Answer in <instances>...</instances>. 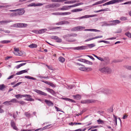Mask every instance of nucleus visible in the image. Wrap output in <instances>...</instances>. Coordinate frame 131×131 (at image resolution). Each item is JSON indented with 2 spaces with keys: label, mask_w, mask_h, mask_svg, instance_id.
Masks as SVG:
<instances>
[{
  "label": "nucleus",
  "mask_w": 131,
  "mask_h": 131,
  "mask_svg": "<svg viewBox=\"0 0 131 131\" xmlns=\"http://www.w3.org/2000/svg\"><path fill=\"white\" fill-rule=\"evenodd\" d=\"M83 3H80L71 5H65L63 6L62 8H60V9L62 10H68L70 8L75 7L81 5H83Z\"/></svg>",
  "instance_id": "f257e3e1"
},
{
  "label": "nucleus",
  "mask_w": 131,
  "mask_h": 131,
  "mask_svg": "<svg viewBox=\"0 0 131 131\" xmlns=\"http://www.w3.org/2000/svg\"><path fill=\"white\" fill-rule=\"evenodd\" d=\"M99 70L103 73H107L108 74L112 72V70L108 67H104L100 69Z\"/></svg>",
  "instance_id": "f03ea898"
},
{
  "label": "nucleus",
  "mask_w": 131,
  "mask_h": 131,
  "mask_svg": "<svg viewBox=\"0 0 131 131\" xmlns=\"http://www.w3.org/2000/svg\"><path fill=\"white\" fill-rule=\"evenodd\" d=\"M95 100L92 99H87L82 100L81 103L82 104H89L94 103L95 102Z\"/></svg>",
  "instance_id": "7ed1b4c3"
},
{
  "label": "nucleus",
  "mask_w": 131,
  "mask_h": 131,
  "mask_svg": "<svg viewBox=\"0 0 131 131\" xmlns=\"http://www.w3.org/2000/svg\"><path fill=\"white\" fill-rule=\"evenodd\" d=\"M96 16V15H85L80 17L77 18H73V19H82L83 18H89L90 17H94Z\"/></svg>",
  "instance_id": "20e7f679"
},
{
  "label": "nucleus",
  "mask_w": 131,
  "mask_h": 131,
  "mask_svg": "<svg viewBox=\"0 0 131 131\" xmlns=\"http://www.w3.org/2000/svg\"><path fill=\"white\" fill-rule=\"evenodd\" d=\"M22 96L23 97H27V98L25 99L26 100L28 101H34V99L31 98V96L30 95L24 94Z\"/></svg>",
  "instance_id": "39448f33"
},
{
  "label": "nucleus",
  "mask_w": 131,
  "mask_h": 131,
  "mask_svg": "<svg viewBox=\"0 0 131 131\" xmlns=\"http://www.w3.org/2000/svg\"><path fill=\"white\" fill-rule=\"evenodd\" d=\"M113 92V91L112 90L108 89H105L104 91V93L107 95H110L112 94Z\"/></svg>",
  "instance_id": "423d86ee"
},
{
  "label": "nucleus",
  "mask_w": 131,
  "mask_h": 131,
  "mask_svg": "<svg viewBox=\"0 0 131 131\" xmlns=\"http://www.w3.org/2000/svg\"><path fill=\"white\" fill-rule=\"evenodd\" d=\"M34 91L39 94L44 96H46L47 95V94L46 93L41 90H35Z\"/></svg>",
  "instance_id": "0eeeda50"
},
{
  "label": "nucleus",
  "mask_w": 131,
  "mask_h": 131,
  "mask_svg": "<svg viewBox=\"0 0 131 131\" xmlns=\"http://www.w3.org/2000/svg\"><path fill=\"white\" fill-rule=\"evenodd\" d=\"M86 46H81L74 47L73 48V49L74 50H84L86 49Z\"/></svg>",
  "instance_id": "6e6552de"
},
{
  "label": "nucleus",
  "mask_w": 131,
  "mask_h": 131,
  "mask_svg": "<svg viewBox=\"0 0 131 131\" xmlns=\"http://www.w3.org/2000/svg\"><path fill=\"white\" fill-rule=\"evenodd\" d=\"M69 24V22L68 21L63 20L61 21L56 24L58 25H62L64 24Z\"/></svg>",
  "instance_id": "1a4fd4ad"
},
{
  "label": "nucleus",
  "mask_w": 131,
  "mask_h": 131,
  "mask_svg": "<svg viewBox=\"0 0 131 131\" xmlns=\"http://www.w3.org/2000/svg\"><path fill=\"white\" fill-rule=\"evenodd\" d=\"M17 12L16 13L17 14V15H21L23 14L25 12V10L22 9H17Z\"/></svg>",
  "instance_id": "9d476101"
},
{
  "label": "nucleus",
  "mask_w": 131,
  "mask_h": 131,
  "mask_svg": "<svg viewBox=\"0 0 131 131\" xmlns=\"http://www.w3.org/2000/svg\"><path fill=\"white\" fill-rule=\"evenodd\" d=\"M45 102L48 106H53V103L50 100L46 99Z\"/></svg>",
  "instance_id": "9b49d317"
},
{
  "label": "nucleus",
  "mask_w": 131,
  "mask_h": 131,
  "mask_svg": "<svg viewBox=\"0 0 131 131\" xmlns=\"http://www.w3.org/2000/svg\"><path fill=\"white\" fill-rule=\"evenodd\" d=\"M51 8H57L59 7L60 6V4L58 3L51 4Z\"/></svg>",
  "instance_id": "f8f14e48"
},
{
  "label": "nucleus",
  "mask_w": 131,
  "mask_h": 131,
  "mask_svg": "<svg viewBox=\"0 0 131 131\" xmlns=\"http://www.w3.org/2000/svg\"><path fill=\"white\" fill-rule=\"evenodd\" d=\"M10 124L13 128L16 130L17 129V127L15 126V124L13 120H11L10 121Z\"/></svg>",
  "instance_id": "ddd939ff"
},
{
  "label": "nucleus",
  "mask_w": 131,
  "mask_h": 131,
  "mask_svg": "<svg viewBox=\"0 0 131 131\" xmlns=\"http://www.w3.org/2000/svg\"><path fill=\"white\" fill-rule=\"evenodd\" d=\"M79 69L81 71H86L88 70V69H89L90 70H91L92 69L90 68H88L86 67H82L79 68Z\"/></svg>",
  "instance_id": "4468645a"
},
{
  "label": "nucleus",
  "mask_w": 131,
  "mask_h": 131,
  "mask_svg": "<svg viewBox=\"0 0 131 131\" xmlns=\"http://www.w3.org/2000/svg\"><path fill=\"white\" fill-rule=\"evenodd\" d=\"M46 90L48 92H50L53 95H54L55 94V93L54 91L53 90L51 89L48 88H47L46 89Z\"/></svg>",
  "instance_id": "2eb2a0df"
},
{
  "label": "nucleus",
  "mask_w": 131,
  "mask_h": 131,
  "mask_svg": "<svg viewBox=\"0 0 131 131\" xmlns=\"http://www.w3.org/2000/svg\"><path fill=\"white\" fill-rule=\"evenodd\" d=\"M109 22H111L113 23L114 24V25H116L117 24H118L120 23H121V21L118 20H111Z\"/></svg>",
  "instance_id": "dca6fc26"
},
{
  "label": "nucleus",
  "mask_w": 131,
  "mask_h": 131,
  "mask_svg": "<svg viewBox=\"0 0 131 131\" xmlns=\"http://www.w3.org/2000/svg\"><path fill=\"white\" fill-rule=\"evenodd\" d=\"M13 21L11 20H4L0 21V23L1 24H6L10 22H12Z\"/></svg>",
  "instance_id": "f3484780"
},
{
  "label": "nucleus",
  "mask_w": 131,
  "mask_h": 131,
  "mask_svg": "<svg viewBox=\"0 0 131 131\" xmlns=\"http://www.w3.org/2000/svg\"><path fill=\"white\" fill-rule=\"evenodd\" d=\"M78 1L76 0H73L71 1H68L64 3L65 4H73L78 2Z\"/></svg>",
  "instance_id": "a211bd4d"
},
{
  "label": "nucleus",
  "mask_w": 131,
  "mask_h": 131,
  "mask_svg": "<svg viewBox=\"0 0 131 131\" xmlns=\"http://www.w3.org/2000/svg\"><path fill=\"white\" fill-rule=\"evenodd\" d=\"M113 4V2L112 0L110 1L109 2H106V3L103 4L102 5H101L100 6H106V5H110V4Z\"/></svg>",
  "instance_id": "6ab92c4d"
},
{
  "label": "nucleus",
  "mask_w": 131,
  "mask_h": 131,
  "mask_svg": "<svg viewBox=\"0 0 131 131\" xmlns=\"http://www.w3.org/2000/svg\"><path fill=\"white\" fill-rule=\"evenodd\" d=\"M85 31H94L96 32H100V30H97L96 29H85L84 30Z\"/></svg>",
  "instance_id": "aec40b11"
},
{
  "label": "nucleus",
  "mask_w": 131,
  "mask_h": 131,
  "mask_svg": "<svg viewBox=\"0 0 131 131\" xmlns=\"http://www.w3.org/2000/svg\"><path fill=\"white\" fill-rule=\"evenodd\" d=\"M71 14V13L70 12H60V15H69Z\"/></svg>",
  "instance_id": "412c9836"
},
{
  "label": "nucleus",
  "mask_w": 131,
  "mask_h": 131,
  "mask_svg": "<svg viewBox=\"0 0 131 131\" xmlns=\"http://www.w3.org/2000/svg\"><path fill=\"white\" fill-rule=\"evenodd\" d=\"M82 9L81 8H78L72 10L71 11L72 12H75L82 11Z\"/></svg>",
  "instance_id": "4be33fe9"
},
{
  "label": "nucleus",
  "mask_w": 131,
  "mask_h": 131,
  "mask_svg": "<svg viewBox=\"0 0 131 131\" xmlns=\"http://www.w3.org/2000/svg\"><path fill=\"white\" fill-rule=\"evenodd\" d=\"M73 97L74 99L77 100L80 99L81 97V95L79 94L76 95H73Z\"/></svg>",
  "instance_id": "5701e85b"
},
{
  "label": "nucleus",
  "mask_w": 131,
  "mask_h": 131,
  "mask_svg": "<svg viewBox=\"0 0 131 131\" xmlns=\"http://www.w3.org/2000/svg\"><path fill=\"white\" fill-rule=\"evenodd\" d=\"M47 30V29L46 28L41 29L39 30V34H41L44 33Z\"/></svg>",
  "instance_id": "b1692460"
},
{
  "label": "nucleus",
  "mask_w": 131,
  "mask_h": 131,
  "mask_svg": "<svg viewBox=\"0 0 131 131\" xmlns=\"http://www.w3.org/2000/svg\"><path fill=\"white\" fill-rule=\"evenodd\" d=\"M30 48H35L37 47V45L36 44L33 43L29 45L28 46Z\"/></svg>",
  "instance_id": "393cba45"
},
{
  "label": "nucleus",
  "mask_w": 131,
  "mask_h": 131,
  "mask_svg": "<svg viewBox=\"0 0 131 131\" xmlns=\"http://www.w3.org/2000/svg\"><path fill=\"white\" fill-rule=\"evenodd\" d=\"M77 35L76 34H68L66 35V36L67 37H76L77 36Z\"/></svg>",
  "instance_id": "a878e982"
},
{
  "label": "nucleus",
  "mask_w": 131,
  "mask_h": 131,
  "mask_svg": "<svg viewBox=\"0 0 131 131\" xmlns=\"http://www.w3.org/2000/svg\"><path fill=\"white\" fill-rule=\"evenodd\" d=\"M58 60L60 62L63 63L65 60V59L63 57H60L59 58Z\"/></svg>",
  "instance_id": "bb28decb"
},
{
  "label": "nucleus",
  "mask_w": 131,
  "mask_h": 131,
  "mask_svg": "<svg viewBox=\"0 0 131 131\" xmlns=\"http://www.w3.org/2000/svg\"><path fill=\"white\" fill-rule=\"evenodd\" d=\"M82 124L83 125V123H72V122H71V123H69V125H82Z\"/></svg>",
  "instance_id": "cd10ccee"
},
{
  "label": "nucleus",
  "mask_w": 131,
  "mask_h": 131,
  "mask_svg": "<svg viewBox=\"0 0 131 131\" xmlns=\"http://www.w3.org/2000/svg\"><path fill=\"white\" fill-rule=\"evenodd\" d=\"M0 42L3 44L8 43L10 42V40H3L1 41Z\"/></svg>",
  "instance_id": "c85d7f7f"
},
{
  "label": "nucleus",
  "mask_w": 131,
  "mask_h": 131,
  "mask_svg": "<svg viewBox=\"0 0 131 131\" xmlns=\"http://www.w3.org/2000/svg\"><path fill=\"white\" fill-rule=\"evenodd\" d=\"M88 47L89 48H92L95 46V45L94 44L92 43L91 44H88L87 45Z\"/></svg>",
  "instance_id": "c756f323"
},
{
  "label": "nucleus",
  "mask_w": 131,
  "mask_h": 131,
  "mask_svg": "<svg viewBox=\"0 0 131 131\" xmlns=\"http://www.w3.org/2000/svg\"><path fill=\"white\" fill-rule=\"evenodd\" d=\"M25 78H26L29 79H32L34 80H36V79L32 77H31L30 76H25Z\"/></svg>",
  "instance_id": "7c9ffc66"
},
{
  "label": "nucleus",
  "mask_w": 131,
  "mask_h": 131,
  "mask_svg": "<svg viewBox=\"0 0 131 131\" xmlns=\"http://www.w3.org/2000/svg\"><path fill=\"white\" fill-rule=\"evenodd\" d=\"M26 64V63H24L21 64L19 65H17L16 67V68L17 69H18L21 66L25 65Z\"/></svg>",
  "instance_id": "2f4dec72"
},
{
  "label": "nucleus",
  "mask_w": 131,
  "mask_h": 131,
  "mask_svg": "<svg viewBox=\"0 0 131 131\" xmlns=\"http://www.w3.org/2000/svg\"><path fill=\"white\" fill-rule=\"evenodd\" d=\"M3 104L7 106H8L11 104L10 103V101H6L4 102L3 103Z\"/></svg>",
  "instance_id": "473e14b6"
},
{
  "label": "nucleus",
  "mask_w": 131,
  "mask_h": 131,
  "mask_svg": "<svg viewBox=\"0 0 131 131\" xmlns=\"http://www.w3.org/2000/svg\"><path fill=\"white\" fill-rule=\"evenodd\" d=\"M6 88L4 84L0 85V90H2Z\"/></svg>",
  "instance_id": "72a5a7b5"
},
{
  "label": "nucleus",
  "mask_w": 131,
  "mask_h": 131,
  "mask_svg": "<svg viewBox=\"0 0 131 131\" xmlns=\"http://www.w3.org/2000/svg\"><path fill=\"white\" fill-rule=\"evenodd\" d=\"M125 35L128 37L131 38V33H130L129 32H126Z\"/></svg>",
  "instance_id": "f704fd0d"
},
{
  "label": "nucleus",
  "mask_w": 131,
  "mask_h": 131,
  "mask_svg": "<svg viewBox=\"0 0 131 131\" xmlns=\"http://www.w3.org/2000/svg\"><path fill=\"white\" fill-rule=\"evenodd\" d=\"M97 121L99 124H102L104 123V121L100 119L97 120Z\"/></svg>",
  "instance_id": "c9c22d12"
},
{
  "label": "nucleus",
  "mask_w": 131,
  "mask_h": 131,
  "mask_svg": "<svg viewBox=\"0 0 131 131\" xmlns=\"http://www.w3.org/2000/svg\"><path fill=\"white\" fill-rule=\"evenodd\" d=\"M123 61V60H119V59H117V60H113L112 62L114 63H116L118 62H121Z\"/></svg>",
  "instance_id": "e433bc0d"
},
{
  "label": "nucleus",
  "mask_w": 131,
  "mask_h": 131,
  "mask_svg": "<svg viewBox=\"0 0 131 131\" xmlns=\"http://www.w3.org/2000/svg\"><path fill=\"white\" fill-rule=\"evenodd\" d=\"M17 101L15 99H13L10 101V103L11 102L13 103H17Z\"/></svg>",
  "instance_id": "4c0bfd02"
},
{
  "label": "nucleus",
  "mask_w": 131,
  "mask_h": 131,
  "mask_svg": "<svg viewBox=\"0 0 131 131\" xmlns=\"http://www.w3.org/2000/svg\"><path fill=\"white\" fill-rule=\"evenodd\" d=\"M23 95H21L20 94H18L17 95H16L15 96V97L17 99H18L19 98H21L22 97Z\"/></svg>",
  "instance_id": "58836bf2"
},
{
  "label": "nucleus",
  "mask_w": 131,
  "mask_h": 131,
  "mask_svg": "<svg viewBox=\"0 0 131 131\" xmlns=\"http://www.w3.org/2000/svg\"><path fill=\"white\" fill-rule=\"evenodd\" d=\"M120 20L122 21H125L127 20V18L124 17H122L120 19Z\"/></svg>",
  "instance_id": "ea45409f"
},
{
  "label": "nucleus",
  "mask_w": 131,
  "mask_h": 131,
  "mask_svg": "<svg viewBox=\"0 0 131 131\" xmlns=\"http://www.w3.org/2000/svg\"><path fill=\"white\" fill-rule=\"evenodd\" d=\"M74 85H68L67 87V89H72L74 86Z\"/></svg>",
  "instance_id": "a19ab883"
},
{
  "label": "nucleus",
  "mask_w": 131,
  "mask_h": 131,
  "mask_svg": "<svg viewBox=\"0 0 131 131\" xmlns=\"http://www.w3.org/2000/svg\"><path fill=\"white\" fill-rule=\"evenodd\" d=\"M85 63H86L87 64H89L90 65H92L93 64L90 61H89L88 60H85Z\"/></svg>",
  "instance_id": "79ce46f5"
},
{
  "label": "nucleus",
  "mask_w": 131,
  "mask_h": 131,
  "mask_svg": "<svg viewBox=\"0 0 131 131\" xmlns=\"http://www.w3.org/2000/svg\"><path fill=\"white\" fill-rule=\"evenodd\" d=\"M79 30H81L84 29H85V27L84 26H78Z\"/></svg>",
  "instance_id": "37998d69"
},
{
  "label": "nucleus",
  "mask_w": 131,
  "mask_h": 131,
  "mask_svg": "<svg viewBox=\"0 0 131 131\" xmlns=\"http://www.w3.org/2000/svg\"><path fill=\"white\" fill-rule=\"evenodd\" d=\"M3 105L0 106V113H3L4 112L3 110L1 108L3 107Z\"/></svg>",
  "instance_id": "c03bdc74"
},
{
  "label": "nucleus",
  "mask_w": 131,
  "mask_h": 131,
  "mask_svg": "<svg viewBox=\"0 0 131 131\" xmlns=\"http://www.w3.org/2000/svg\"><path fill=\"white\" fill-rule=\"evenodd\" d=\"M10 13L11 14H10V16L12 17L17 15V14L16 13Z\"/></svg>",
  "instance_id": "a18cd8bd"
},
{
  "label": "nucleus",
  "mask_w": 131,
  "mask_h": 131,
  "mask_svg": "<svg viewBox=\"0 0 131 131\" xmlns=\"http://www.w3.org/2000/svg\"><path fill=\"white\" fill-rule=\"evenodd\" d=\"M28 6H36V4L35 3H31L28 5Z\"/></svg>",
  "instance_id": "49530a36"
},
{
  "label": "nucleus",
  "mask_w": 131,
  "mask_h": 131,
  "mask_svg": "<svg viewBox=\"0 0 131 131\" xmlns=\"http://www.w3.org/2000/svg\"><path fill=\"white\" fill-rule=\"evenodd\" d=\"M49 85L53 88H55L56 87L55 85L50 82H49Z\"/></svg>",
  "instance_id": "de8ad7c7"
},
{
  "label": "nucleus",
  "mask_w": 131,
  "mask_h": 131,
  "mask_svg": "<svg viewBox=\"0 0 131 131\" xmlns=\"http://www.w3.org/2000/svg\"><path fill=\"white\" fill-rule=\"evenodd\" d=\"M14 53L16 55L20 56L22 54L20 52V51H19V52L17 53L14 52Z\"/></svg>",
  "instance_id": "09e8293b"
},
{
  "label": "nucleus",
  "mask_w": 131,
  "mask_h": 131,
  "mask_svg": "<svg viewBox=\"0 0 131 131\" xmlns=\"http://www.w3.org/2000/svg\"><path fill=\"white\" fill-rule=\"evenodd\" d=\"M51 39H54L57 40V39H58V37L56 36H52L51 37Z\"/></svg>",
  "instance_id": "8fccbe9b"
},
{
  "label": "nucleus",
  "mask_w": 131,
  "mask_h": 131,
  "mask_svg": "<svg viewBox=\"0 0 131 131\" xmlns=\"http://www.w3.org/2000/svg\"><path fill=\"white\" fill-rule=\"evenodd\" d=\"M131 4V1H128L125 2L124 3H122V5H125V4Z\"/></svg>",
  "instance_id": "3c124183"
},
{
  "label": "nucleus",
  "mask_w": 131,
  "mask_h": 131,
  "mask_svg": "<svg viewBox=\"0 0 131 131\" xmlns=\"http://www.w3.org/2000/svg\"><path fill=\"white\" fill-rule=\"evenodd\" d=\"M78 60L79 61H81L85 63V59L80 58L78 59Z\"/></svg>",
  "instance_id": "603ef678"
},
{
  "label": "nucleus",
  "mask_w": 131,
  "mask_h": 131,
  "mask_svg": "<svg viewBox=\"0 0 131 131\" xmlns=\"http://www.w3.org/2000/svg\"><path fill=\"white\" fill-rule=\"evenodd\" d=\"M10 6L9 5H7L5 6L0 5V8L4 7V8H7L8 7H10Z\"/></svg>",
  "instance_id": "864d4df0"
},
{
  "label": "nucleus",
  "mask_w": 131,
  "mask_h": 131,
  "mask_svg": "<svg viewBox=\"0 0 131 131\" xmlns=\"http://www.w3.org/2000/svg\"><path fill=\"white\" fill-rule=\"evenodd\" d=\"M17 103H18L21 105H24L25 103L23 101H17Z\"/></svg>",
  "instance_id": "5fc2aeb1"
},
{
  "label": "nucleus",
  "mask_w": 131,
  "mask_h": 131,
  "mask_svg": "<svg viewBox=\"0 0 131 131\" xmlns=\"http://www.w3.org/2000/svg\"><path fill=\"white\" fill-rule=\"evenodd\" d=\"M85 130V128H84L83 129H81L80 128L73 131H84Z\"/></svg>",
  "instance_id": "6e6d98bb"
},
{
  "label": "nucleus",
  "mask_w": 131,
  "mask_h": 131,
  "mask_svg": "<svg viewBox=\"0 0 131 131\" xmlns=\"http://www.w3.org/2000/svg\"><path fill=\"white\" fill-rule=\"evenodd\" d=\"M94 39V37L90 38L85 40V42H87Z\"/></svg>",
  "instance_id": "4d7b16f0"
},
{
  "label": "nucleus",
  "mask_w": 131,
  "mask_h": 131,
  "mask_svg": "<svg viewBox=\"0 0 131 131\" xmlns=\"http://www.w3.org/2000/svg\"><path fill=\"white\" fill-rule=\"evenodd\" d=\"M109 9L108 8H105L103 9H101V12L102 11H109Z\"/></svg>",
  "instance_id": "13d9d810"
},
{
  "label": "nucleus",
  "mask_w": 131,
  "mask_h": 131,
  "mask_svg": "<svg viewBox=\"0 0 131 131\" xmlns=\"http://www.w3.org/2000/svg\"><path fill=\"white\" fill-rule=\"evenodd\" d=\"M18 28H22V23H18Z\"/></svg>",
  "instance_id": "bf43d9fd"
},
{
  "label": "nucleus",
  "mask_w": 131,
  "mask_h": 131,
  "mask_svg": "<svg viewBox=\"0 0 131 131\" xmlns=\"http://www.w3.org/2000/svg\"><path fill=\"white\" fill-rule=\"evenodd\" d=\"M86 56L89 57L91 59L93 60H95L94 58L92 56L90 55H86Z\"/></svg>",
  "instance_id": "052dcab7"
},
{
  "label": "nucleus",
  "mask_w": 131,
  "mask_h": 131,
  "mask_svg": "<svg viewBox=\"0 0 131 131\" xmlns=\"http://www.w3.org/2000/svg\"><path fill=\"white\" fill-rule=\"evenodd\" d=\"M15 74H13V75H10V76H9L7 78V80H9V79H10L12 78H13L14 76H15Z\"/></svg>",
  "instance_id": "680f3d73"
},
{
  "label": "nucleus",
  "mask_w": 131,
  "mask_h": 131,
  "mask_svg": "<svg viewBox=\"0 0 131 131\" xmlns=\"http://www.w3.org/2000/svg\"><path fill=\"white\" fill-rule=\"evenodd\" d=\"M52 2H61V0H51Z\"/></svg>",
  "instance_id": "e2e57ef3"
},
{
  "label": "nucleus",
  "mask_w": 131,
  "mask_h": 131,
  "mask_svg": "<svg viewBox=\"0 0 131 131\" xmlns=\"http://www.w3.org/2000/svg\"><path fill=\"white\" fill-rule=\"evenodd\" d=\"M45 4V3H43V4H42V3H39L36 4V6H41L43 4Z\"/></svg>",
  "instance_id": "0e129e2a"
},
{
  "label": "nucleus",
  "mask_w": 131,
  "mask_h": 131,
  "mask_svg": "<svg viewBox=\"0 0 131 131\" xmlns=\"http://www.w3.org/2000/svg\"><path fill=\"white\" fill-rule=\"evenodd\" d=\"M14 50L16 53L19 52V49L18 48H14Z\"/></svg>",
  "instance_id": "69168bd1"
},
{
  "label": "nucleus",
  "mask_w": 131,
  "mask_h": 131,
  "mask_svg": "<svg viewBox=\"0 0 131 131\" xmlns=\"http://www.w3.org/2000/svg\"><path fill=\"white\" fill-rule=\"evenodd\" d=\"M97 58H97L99 60H100L101 61H104V60L102 58L99 57L98 56H97Z\"/></svg>",
  "instance_id": "338daca9"
},
{
  "label": "nucleus",
  "mask_w": 131,
  "mask_h": 131,
  "mask_svg": "<svg viewBox=\"0 0 131 131\" xmlns=\"http://www.w3.org/2000/svg\"><path fill=\"white\" fill-rule=\"evenodd\" d=\"M45 8H51L50 4L49 5H46L45 6Z\"/></svg>",
  "instance_id": "774afa93"
}]
</instances>
